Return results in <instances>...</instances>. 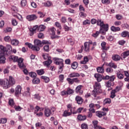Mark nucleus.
<instances>
[{"instance_id": "obj_16", "label": "nucleus", "mask_w": 129, "mask_h": 129, "mask_svg": "<svg viewBox=\"0 0 129 129\" xmlns=\"http://www.w3.org/2000/svg\"><path fill=\"white\" fill-rule=\"evenodd\" d=\"M76 100L78 104H82V102H83V99L79 96H76Z\"/></svg>"}, {"instance_id": "obj_13", "label": "nucleus", "mask_w": 129, "mask_h": 129, "mask_svg": "<svg viewBox=\"0 0 129 129\" xmlns=\"http://www.w3.org/2000/svg\"><path fill=\"white\" fill-rule=\"evenodd\" d=\"M43 64L44 65V66L48 68L49 66H50V65H51V64H52V59L49 58L48 60L44 61Z\"/></svg>"}, {"instance_id": "obj_36", "label": "nucleus", "mask_w": 129, "mask_h": 129, "mask_svg": "<svg viewBox=\"0 0 129 129\" xmlns=\"http://www.w3.org/2000/svg\"><path fill=\"white\" fill-rule=\"evenodd\" d=\"M72 114L71 113V112H68V111L66 110L63 112L62 115H63V116L67 117V116H70V115H71Z\"/></svg>"}, {"instance_id": "obj_40", "label": "nucleus", "mask_w": 129, "mask_h": 129, "mask_svg": "<svg viewBox=\"0 0 129 129\" xmlns=\"http://www.w3.org/2000/svg\"><path fill=\"white\" fill-rule=\"evenodd\" d=\"M77 67H78V63H77V62L75 61L72 64V68L73 69H77Z\"/></svg>"}, {"instance_id": "obj_52", "label": "nucleus", "mask_w": 129, "mask_h": 129, "mask_svg": "<svg viewBox=\"0 0 129 129\" xmlns=\"http://www.w3.org/2000/svg\"><path fill=\"white\" fill-rule=\"evenodd\" d=\"M67 80L69 82V83L71 85H72V84L74 83L73 79H72L71 78H69L67 79Z\"/></svg>"}, {"instance_id": "obj_55", "label": "nucleus", "mask_w": 129, "mask_h": 129, "mask_svg": "<svg viewBox=\"0 0 129 129\" xmlns=\"http://www.w3.org/2000/svg\"><path fill=\"white\" fill-rule=\"evenodd\" d=\"M6 48L8 51H11L12 50H13V48L12 47V45L11 44H7L6 45Z\"/></svg>"}, {"instance_id": "obj_6", "label": "nucleus", "mask_w": 129, "mask_h": 129, "mask_svg": "<svg viewBox=\"0 0 129 129\" xmlns=\"http://www.w3.org/2000/svg\"><path fill=\"white\" fill-rule=\"evenodd\" d=\"M55 110H56V109H55L54 107H52L51 109L45 108L44 110V115L47 117H48V116H50L52 113H54Z\"/></svg>"}, {"instance_id": "obj_49", "label": "nucleus", "mask_w": 129, "mask_h": 129, "mask_svg": "<svg viewBox=\"0 0 129 129\" xmlns=\"http://www.w3.org/2000/svg\"><path fill=\"white\" fill-rule=\"evenodd\" d=\"M29 76L30 77H32V78H36L35 77L37 76V74H36V73L31 72L29 73Z\"/></svg>"}, {"instance_id": "obj_11", "label": "nucleus", "mask_w": 129, "mask_h": 129, "mask_svg": "<svg viewBox=\"0 0 129 129\" xmlns=\"http://www.w3.org/2000/svg\"><path fill=\"white\" fill-rule=\"evenodd\" d=\"M101 46L102 47V49L103 51H107V50H109V46L106 47V42L103 41L101 43Z\"/></svg>"}, {"instance_id": "obj_39", "label": "nucleus", "mask_w": 129, "mask_h": 129, "mask_svg": "<svg viewBox=\"0 0 129 129\" xmlns=\"http://www.w3.org/2000/svg\"><path fill=\"white\" fill-rule=\"evenodd\" d=\"M97 71L98 73H104V69L102 67H98L97 68Z\"/></svg>"}, {"instance_id": "obj_2", "label": "nucleus", "mask_w": 129, "mask_h": 129, "mask_svg": "<svg viewBox=\"0 0 129 129\" xmlns=\"http://www.w3.org/2000/svg\"><path fill=\"white\" fill-rule=\"evenodd\" d=\"M54 62L56 65H58V69H59V71L58 73H62V71H63V68H64V60L61 58H55Z\"/></svg>"}, {"instance_id": "obj_56", "label": "nucleus", "mask_w": 129, "mask_h": 129, "mask_svg": "<svg viewBox=\"0 0 129 129\" xmlns=\"http://www.w3.org/2000/svg\"><path fill=\"white\" fill-rule=\"evenodd\" d=\"M55 26H56V27H57V28H58V29H62V26H61V24H60V23L59 22H55L54 23Z\"/></svg>"}, {"instance_id": "obj_41", "label": "nucleus", "mask_w": 129, "mask_h": 129, "mask_svg": "<svg viewBox=\"0 0 129 129\" xmlns=\"http://www.w3.org/2000/svg\"><path fill=\"white\" fill-rule=\"evenodd\" d=\"M27 0H22L21 2V6L22 8H25L27 6Z\"/></svg>"}, {"instance_id": "obj_38", "label": "nucleus", "mask_w": 129, "mask_h": 129, "mask_svg": "<svg viewBox=\"0 0 129 129\" xmlns=\"http://www.w3.org/2000/svg\"><path fill=\"white\" fill-rule=\"evenodd\" d=\"M127 35H128V31H124L121 32V36L122 38H125V37H127Z\"/></svg>"}, {"instance_id": "obj_24", "label": "nucleus", "mask_w": 129, "mask_h": 129, "mask_svg": "<svg viewBox=\"0 0 129 129\" xmlns=\"http://www.w3.org/2000/svg\"><path fill=\"white\" fill-rule=\"evenodd\" d=\"M120 56L117 54H115L112 56V59L114 61H119V60H120Z\"/></svg>"}, {"instance_id": "obj_8", "label": "nucleus", "mask_w": 129, "mask_h": 129, "mask_svg": "<svg viewBox=\"0 0 129 129\" xmlns=\"http://www.w3.org/2000/svg\"><path fill=\"white\" fill-rule=\"evenodd\" d=\"M37 16L35 14L28 15L26 16V19L28 20V21H34V20H37Z\"/></svg>"}, {"instance_id": "obj_31", "label": "nucleus", "mask_w": 129, "mask_h": 129, "mask_svg": "<svg viewBox=\"0 0 129 129\" xmlns=\"http://www.w3.org/2000/svg\"><path fill=\"white\" fill-rule=\"evenodd\" d=\"M45 29H46V26H45L44 25H41L38 26V32H43V31H44Z\"/></svg>"}, {"instance_id": "obj_23", "label": "nucleus", "mask_w": 129, "mask_h": 129, "mask_svg": "<svg viewBox=\"0 0 129 129\" xmlns=\"http://www.w3.org/2000/svg\"><path fill=\"white\" fill-rule=\"evenodd\" d=\"M121 56L123 59H125L127 56H129V50L122 52Z\"/></svg>"}, {"instance_id": "obj_50", "label": "nucleus", "mask_w": 129, "mask_h": 129, "mask_svg": "<svg viewBox=\"0 0 129 129\" xmlns=\"http://www.w3.org/2000/svg\"><path fill=\"white\" fill-rule=\"evenodd\" d=\"M81 128L82 129H88V125L87 124L84 123L81 124Z\"/></svg>"}, {"instance_id": "obj_45", "label": "nucleus", "mask_w": 129, "mask_h": 129, "mask_svg": "<svg viewBox=\"0 0 129 129\" xmlns=\"http://www.w3.org/2000/svg\"><path fill=\"white\" fill-rule=\"evenodd\" d=\"M25 45H26V46H28L29 48L32 49V50L34 51V45H33L32 44L29 43V42H26L25 43Z\"/></svg>"}, {"instance_id": "obj_15", "label": "nucleus", "mask_w": 129, "mask_h": 129, "mask_svg": "<svg viewBox=\"0 0 129 129\" xmlns=\"http://www.w3.org/2000/svg\"><path fill=\"white\" fill-rule=\"evenodd\" d=\"M92 124L94 126V129H98L100 127V126L97 125L98 124V121L97 120H94L92 121Z\"/></svg>"}, {"instance_id": "obj_43", "label": "nucleus", "mask_w": 129, "mask_h": 129, "mask_svg": "<svg viewBox=\"0 0 129 129\" xmlns=\"http://www.w3.org/2000/svg\"><path fill=\"white\" fill-rule=\"evenodd\" d=\"M36 72L38 75H43V74L45 73V72H44L43 69L37 70L36 71Z\"/></svg>"}, {"instance_id": "obj_63", "label": "nucleus", "mask_w": 129, "mask_h": 129, "mask_svg": "<svg viewBox=\"0 0 129 129\" xmlns=\"http://www.w3.org/2000/svg\"><path fill=\"white\" fill-rule=\"evenodd\" d=\"M106 87H108V88H109V87H111V82L108 81V82H107L106 83Z\"/></svg>"}, {"instance_id": "obj_3", "label": "nucleus", "mask_w": 129, "mask_h": 129, "mask_svg": "<svg viewBox=\"0 0 129 129\" xmlns=\"http://www.w3.org/2000/svg\"><path fill=\"white\" fill-rule=\"evenodd\" d=\"M40 47H43V43L39 39H35L34 40V45L33 47L34 51H36V52L40 51Z\"/></svg>"}, {"instance_id": "obj_10", "label": "nucleus", "mask_w": 129, "mask_h": 129, "mask_svg": "<svg viewBox=\"0 0 129 129\" xmlns=\"http://www.w3.org/2000/svg\"><path fill=\"white\" fill-rule=\"evenodd\" d=\"M9 84L11 86H13V85H15L16 84V80L13 77L10 76L9 79L8 80Z\"/></svg>"}, {"instance_id": "obj_62", "label": "nucleus", "mask_w": 129, "mask_h": 129, "mask_svg": "<svg viewBox=\"0 0 129 129\" xmlns=\"http://www.w3.org/2000/svg\"><path fill=\"white\" fill-rule=\"evenodd\" d=\"M38 38H39V39H44V34L39 33L38 35Z\"/></svg>"}, {"instance_id": "obj_61", "label": "nucleus", "mask_w": 129, "mask_h": 129, "mask_svg": "<svg viewBox=\"0 0 129 129\" xmlns=\"http://www.w3.org/2000/svg\"><path fill=\"white\" fill-rule=\"evenodd\" d=\"M43 49L45 52H49V45H46L44 46Z\"/></svg>"}, {"instance_id": "obj_47", "label": "nucleus", "mask_w": 129, "mask_h": 129, "mask_svg": "<svg viewBox=\"0 0 129 129\" xmlns=\"http://www.w3.org/2000/svg\"><path fill=\"white\" fill-rule=\"evenodd\" d=\"M83 26H86V25H90V21L89 20L87 19L83 22Z\"/></svg>"}, {"instance_id": "obj_17", "label": "nucleus", "mask_w": 129, "mask_h": 129, "mask_svg": "<svg viewBox=\"0 0 129 129\" xmlns=\"http://www.w3.org/2000/svg\"><path fill=\"white\" fill-rule=\"evenodd\" d=\"M96 115L98 117H102V116H105L106 115V113L105 112L97 111L96 112Z\"/></svg>"}, {"instance_id": "obj_29", "label": "nucleus", "mask_w": 129, "mask_h": 129, "mask_svg": "<svg viewBox=\"0 0 129 129\" xmlns=\"http://www.w3.org/2000/svg\"><path fill=\"white\" fill-rule=\"evenodd\" d=\"M42 56L43 57L44 60H49V58H50V59H52L51 56H49V54L47 53H43Z\"/></svg>"}, {"instance_id": "obj_12", "label": "nucleus", "mask_w": 129, "mask_h": 129, "mask_svg": "<svg viewBox=\"0 0 129 129\" xmlns=\"http://www.w3.org/2000/svg\"><path fill=\"white\" fill-rule=\"evenodd\" d=\"M80 76L79 73L75 72L72 73L68 76L70 78H74V77H79Z\"/></svg>"}, {"instance_id": "obj_21", "label": "nucleus", "mask_w": 129, "mask_h": 129, "mask_svg": "<svg viewBox=\"0 0 129 129\" xmlns=\"http://www.w3.org/2000/svg\"><path fill=\"white\" fill-rule=\"evenodd\" d=\"M24 96H26L27 97H30L31 96V93H30V88H27V91L23 93Z\"/></svg>"}, {"instance_id": "obj_14", "label": "nucleus", "mask_w": 129, "mask_h": 129, "mask_svg": "<svg viewBox=\"0 0 129 129\" xmlns=\"http://www.w3.org/2000/svg\"><path fill=\"white\" fill-rule=\"evenodd\" d=\"M18 58H19V57L16 55H10L9 57V59L10 61H13V62H15L18 61Z\"/></svg>"}, {"instance_id": "obj_7", "label": "nucleus", "mask_w": 129, "mask_h": 129, "mask_svg": "<svg viewBox=\"0 0 129 129\" xmlns=\"http://www.w3.org/2000/svg\"><path fill=\"white\" fill-rule=\"evenodd\" d=\"M16 62L18 63V66L21 69H24V68H26V66L24 64V59H23V58L20 57L19 58H18Z\"/></svg>"}, {"instance_id": "obj_28", "label": "nucleus", "mask_w": 129, "mask_h": 129, "mask_svg": "<svg viewBox=\"0 0 129 129\" xmlns=\"http://www.w3.org/2000/svg\"><path fill=\"white\" fill-rule=\"evenodd\" d=\"M84 47L85 52H89V43L88 42H85Z\"/></svg>"}, {"instance_id": "obj_19", "label": "nucleus", "mask_w": 129, "mask_h": 129, "mask_svg": "<svg viewBox=\"0 0 129 129\" xmlns=\"http://www.w3.org/2000/svg\"><path fill=\"white\" fill-rule=\"evenodd\" d=\"M108 28L109 26L107 24H103L100 27V29H102V30H104L105 32H107L108 31Z\"/></svg>"}, {"instance_id": "obj_35", "label": "nucleus", "mask_w": 129, "mask_h": 129, "mask_svg": "<svg viewBox=\"0 0 129 129\" xmlns=\"http://www.w3.org/2000/svg\"><path fill=\"white\" fill-rule=\"evenodd\" d=\"M78 119H79V120H85V119H86V116L80 114L78 116Z\"/></svg>"}, {"instance_id": "obj_53", "label": "nucleus", "mask_w": 129, "mask_h": 129, "mask_svg": "<svg viewBox=\"0 0 129 129\" xmlns=\"http://www.w3.org/2000/svg\"><path fill=\"white\" fill-rule=\"evenodd\" d=\"M4 40L5 42H11V41H12L11 40V37H10V36H5L4 38Z\"/></svg>"}, {"instance_id": "obj_18", "label": "nucleus", "mask_w": 129, "mask_h": 129, "mask_svg": "<svg viewBox=\"0 0 129 129\" xmlns=\"http://www.w3.org/2000/svg\"><path fill=\"white\" fill-rule=\"evenodd\" d=\"M116 76L117 77L118 79H120L121 80L122 79H123L124 78V76L121 74L120 72H117L116 73Z\"/></svg>"}, {"instance_id": "obj_57", "label": "nucleus", "mask_w": 129, "mask_h": 129, "mask_svg": "<svg viewBox=\"0 0 129 129\" xmlns=\"http://www.w3.org/2000/svg\"><path fill=\"white\" fill-rule=\"evenodd\" d=\"M7 120L6 118H2L0 120V123H7Z\"/></svg>"}, {"instance_id": "obj_37", "label": "nucleus", "mask_w": 129, "mask_h": 129, "mask_svg": "<svg viewBox=\"0 0 129 129\" xmlns=\"http://www.w3.org/2000/svg\"><path fill=\"white\" fill-rule=\"evenodd\" d=\"M116 93L115 92V90H112L111 91V93H110V98H112L113 99V98H114V97H115L116 96V95L115 94Z\"/></svg>"}, {"instance_id": "obj_4", "label": "nucleus", "mask_w": 129, "mask_h": 129, "mask_svg": "<svg viewBox=\"0 0 129 129\" xmlns=\"http://www.w3.org/2000/svg\"><path fill=\"white\" fill-rule=\"evenodd\" d=\"M0 85H1L4 89H8V88L11 87L10 83H9V79H5L4 80L0 79Z\"/></svg>"}, {"instance_id": "obj_59", "label": "nucleus", "mask_w": 129, "mask_h": 129, "mask_svg": "<svg viewBox=\"0 0 129 129\" xmlns=\"http://www.w3.org/2000/svg\"><path fill=\"white\" fill-rule=\"evenodd\" d=\"M12 23L13 26H17L18 25V21L16 19H12Z\"/></svg>"}, {"instance_id": "obj_64", "label": "nucleus", "mask_w": 129, "mask_h": 129, "mask_svg": "<svg viewBox=\"0 0 129 129\" xmlns=\"http://www.w3.org/2000/svg\"><path fill=\"white\" fill-rule=\"evenodd\" d=\"M68 41L69 43H71V45H72V46H73V45H74V41H73L72 38L68 39Z\"/></svg>"}, {"instance_id": "obj_5", "label": "nucleus", "mask_w": 129, "mask_h": 129, "mask_svg": "<svg viewBox=\"0 0 129 129\" xmlns=\"http://www.w3.org/2000/svg\"><path fill=\"white\" fill-rule=\"evenodd\" d=\"M73 93H74V90L70 88H68L67 91L63 90L60 92V95L62 96H66L71 95V94H73Z\"/></svg>"}, {"instance_id": "obj_30", "label": "nucleus", "mask_w": 129, "mask_h": 129, "mask_svg": "<svg viewBox=\"0 0 129 129\" xmlns=\"http://www.w3.org/2000/svg\"><path fill=\"white\" fill-rule=\"evenodd\" d=\"M108 66L109 67H111V68H114V69H116L117 68V66L112 62L109 63Z\"/></svg>"}, {"instance_id": "obj_48", "label": "nucleus", "mask_w": 129, "mask_h": 129, "mask_svg": "<svg viewBox=\"0 0 129 129\" xmlns=\"http://www.w3.org/2000/svg\"><path fill=\"white\" fill-rule=\"evenodd\" d=\"M38 26L35 25L33 28H30V31H33V32H35L36 30H37L38 31Z\"/></svg>"}, {"instance_id": "obj_42", "label": "nucleus", "mask_w": 129, "mask_h": 129, "mask_svg": "<svg viewBox=\"0 0 129 129\" xmlns=\"http://www.w3.org/2000/svg\"><path fill=\"white\" fill-rule=\"evenodd\" d=\"M67 108H68V110H67V111L71 112V113L72 114V105L68 104L67 105Z\"/></svg>"}, {"instance_id": "obj_58", "label": "nucleus", "mask_w": 129, "mask_h": 129, "mask_svg": "<svg viewBox=\"0 0 129 129\" xmlns=\"http://www.w3.org/2000/svg\"><path fill=\"white\" fill-rule=\"evenodd\" d=\"M106 72L107 73H112V72H113V70L110 68H107L106 70Z\"/></svg>"}, {"instance_id": "obj_34", "label": "nucleus", "mask_w": 129, "mask_h": 129, "mask_svg": "<svg viewBox=\"0 0 129 129\" xmlns=\"http://www.w3.org/2000/svg\"><path fill=\"white\" fill-rule=\"evenodd\" d=\"M33 84H39L40 83V79L38 78H34L32 80Z\"/></svg>"}, {"instance_id": "obj_44", "label": "nucleus", "mask_w": 129, "mask_h": 129, "mask_svg": "<svg viewBox=\"0 0 129 129\" xmlns=\"http://www.w3.org/2000/svg\"><path fill=\"white\" fill-rule=\"evenodd\" d=\"M9 104L11 106H14V105H15V102L14 101V99H9Z\"/></svg>"}, {"instance_id": "obj_25", "label": "nucleus", "mask_w": 129, "mask_h": 129, "mask_svg": "<svg viewBox=\"0 0 129 129\" xmlns=\"http://www.w3.org/2000/svg\"><path fill=\"white\" fill-rule=\"evenodd\" d=\"M41 79L45 83H49L50 82V79L48 77L42 76H41Z\"/></svg>"}, {"instance_id": "obj_27", "label": "nucleus", "mask_w": 129, "mask_h": 129, "mask_svg": "<svg viewBox=\"0 0 129 129\" xmlns=\"http://www.w3.org/2000/svg\"><path fill=\"white\" fill-rule=\"evenodd\" d=\"M111 103V99L110 98H106L103 101L104 105L105 104H110Z\"/></svg>"}, {"instance_id": "obj_1", "label": "nucleus", "mask_w": 129, "mask_h": 129, "mask_svg": "<svg viewBox=\"0 0 129 129\" xmlns=\"http://www.w3.org/2000/svg\"><path fill=\"white\" fill-rule=\"evenodd\" d=\"M94 77L96 78L98 82H95L94 85V90L92 92V95H93L95 97H96V95L99 93H101V85H100V81L102 80L103 78L99 74H95L94 75Z\"/></svg>"}, {"instance_id": "obj_54", "label": "nucleus", "mask_w": 129, "mask_h": 129, "mask_svg": "<svg viewBox=\"0 0 129 129\" xmlns=\"http://www.w3.org/2000/svg\"><path fill=\"white\" fill-rule=\"evenodd\" d=\"M81 87H82V86L79 85L76 88V92L77 93H79V91L81 90Z\"/></svg>"}, {"instance_id": "obj_26", "label": "nucleus", "mask_w": 129, "mask_h": 129, "mask_svg": "<svg viewBox=\"0 0 129 129\" xmlns=\"http://www.w3.org/2000/svg\"><path fill=\"white\" fill-rule=\"evenodd\" d=\"M89 61V59L88 58V56H86L84 57V60L80 61L81 64H86L87 62Z\"/></svg>"}, {"instance_id": "obj_60", "label": "nucleus", "mask_w": 129, "mask_h": 129, "mask_svg": "<svg viewBox=\"0 0 129 129\" xmlns=\"http://www.w3.org/2000/svg\"><path fill=\"white\" fill-rule=\"evenodd\" d=\"M67 22V19L65 17H62L61 19V22L63 24H65Z\"/></svg>"}, {"instance_id": "obj_32", "label": "nucleus", "mask_w": 129, "mask_h": 129, "mask_svg": "<svg viewBox=\"0 0 129 129\" xmlns=\"http://www.w3.org/2000/svg\"><path fill=\"white\" fill-rule=\"evenodd\" d=\"M104 24V21L101 19H98L97 21V24L98 26H100V27L102 26Z\"/></svg>"}, {"instance_id": "obj_20", "label": "nucleus", "mask_w": 129, "mask_h": 129, "mask_svg": "<svg viewBox=\"0 0 129 129\" xmlns=\"http://www.w3.org/2000/svg\"><path fill=\"white\" fill-rule=\"evenodd\" d=\"M111 31H112V32H119V31H120V28L112 26L111 27Z\"/></svg>"}, {"instance_id": "obj_9", "label": "nucleus", "mask_w": 129, "mask_h": 129, "mask_svg": "<svg viewBox=\"0 0 129 129\" xmlns=\"http://www.w3.org/2000/svg\"><path fill=\"white\" fill-rule=\"evenodd\" d=\"M22 92V87L21 86L18 85L15 88V95L17 96V95H19V94H21Z\"/></svg>"}, {"instance_id": "obj_33", "label": "nucleus", "mask_w": 129, "mask_h": 129, "mask_svg": "<svg viewBox=\"0 0 129 129\" xmlns=\"http://www.w3.org/2000/svg\"><path fill=\"white\" fill-rule=\"evenodd\" d=\"M6 57L5 56H1L0 57V64H5L6 63Z\"/></svg>"}, {"instance_id": "obj_51", "label": "nucleus", "mask_w": 129, "mask_h": 129, "mask_svg": "<svg viewBox=\"0 0 129 129\" xmlns=\"http://www.w3.org/2000/svg\"><path fill=\"white\" fill-rule=\"evenodd\" d=\"M14 108H15V109L16 110V111H21V110L23 109V108H22L20 106H15Z\"/></svg>"}, {"instance_id": "obj_46", "label": "nucleus", "mask_w": 129, "mask_h": 129, "mask_svg": "<svg viewBox=\"0 0 129 129\" xmlns=\"http://www.w3.org/2000/svg\"><path fill=\"white\" fill-rule=\"evenodd\" d=\"M63 28L66 31H71V27H69L68 26H67L66 24H64L63 25Z\"/></svg>"}, {"instance_id": "obj_22", "label": "nucleus", "mask_w": 129, "mask_h": 129, "mask_svg": "<svg viewBox=\"0 0 129 129\" xmlns=\"http://www.w3.org/2000/svg\"><path fill=\"white\" fill-rule=\"evenodd\" d=\"M11 44L13 46H18V45L20 44V42L19 40H18V39H12L11 40Z\"/></svg>"}]
</instances>
